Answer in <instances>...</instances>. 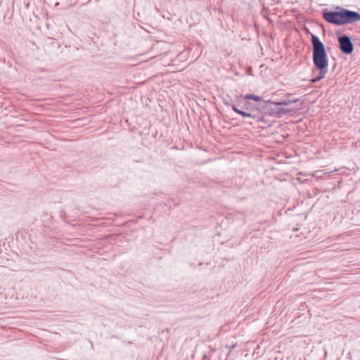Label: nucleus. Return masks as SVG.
<instances>
[{
  "label": "nucleus",
  "mask_w": 360,
  "mask_h": 360,
  "mask_svg": "<svg viewBox=\"0 0 360 360\" xmlns=\"http://www.w3.org/2000/svg\"><path fill=\"white\" fill-rule=\"evenodd\" d=\"M229 105L231 107L232 110L238 113V115H242L243 117H255L254 115H252L251 113L247 112V111H244V110H240L238 109L236 105L234 104H229Z\"/></svg>",
  "instance_id": "nucleus-4"
},
{
  "label": "nucleus",
  "mask_w": 360,
  "mask_h": 360,
  "mask_svg": "<svg viewBox=\"0 0 360 360\" xmlns=\"http://www.w3.org/2000/svg\"><path fill=\"white\" fill-rule=\"evenodd\" d=\"M296 231H297V230H295V229H294L293 232L295 233ZM295 236H296V237H297V235H296V236H295V235H294V237H295Z\"/></svg>",
  "instance_id": "nucleus-10"
},
{
  "label": "nucleus",
  "mask_w": 360,
  "mask_h": 360,
  "mask_svg": "<svg viewBox=\"0 0 360 360\" xmlns=\"http://www.w3.org/2000/svg\"><path fill=\"white\" fill-rule=\"evenodd\" d=\"M245 98L247 100H254L255 101H261V98L258 96L252 94H248L245 96Z\"/></svg>",
  "instance_id": "nucleus-5"
},
{
  "label": "nucleus",
  "mask_w": 360,
  "mask_h": 360,
  "mask_svg": "<svg viewBox=\"0 0 360 360\" xmlns=\"http://www.w3.org/2000/svg\"><path fill=\"white\" fill-rule=\"evenodd\" d=\"M293 119H294V124H295V123H297V124H298V125L297 126V128H300V127H301L300 122L302 121V117H299L298 115H295L294 114Z\"/></svg>",
  "instance_id": "nucleus-6"
},
{
  "label": "nucleus",
  "mask_w": 360,
  "mask_h": 360,
  "mask_svg": "<svg viewBox=\"0 0 360 360\" xmlns=\"http://www.w3.org/2000/svg\"><path fill=\"white\" fill-rule=\"evenodd\" d=\"M339 48L342 53L350 54L354 51V44L352 42L350 37L347 34H342L338 37Z\"/></svg>",
  "instance_id": "nucleus-3"
},
{
  "label": "nucleus",
  "mask_w": 360,
  "mask_h": 360,
  "mask_svg": "<svg viewBox=\"0 0 360 360\" xmlns=\"http://www.w3.org/2000/svg\"><path fill=\"white\" fill-rule=\"evenodd\" d=\"M299 102H300V101H299L298 99H294V101H293V103H294V109H295V108H297V103H298Z\"/></svg>",
  "instance_id": "nucleus-7"
},
{
  "label": "nucleus",
  "mask_w": 360,
  "mask_h": 360,
  "mask_svg": "<svg viewBox=\"0 0 360 360\" xmlns=\"http://www.w3.org/2000/svg\"><path fill=\"white\" fill-rule=\"evenodd\" d=\"M311 42L312 44V60L314 66L319 70L316 77L309 80L310 83H316L323 79L328 73V60L325 46L319 37L311 34Z\"/></svg>",
  "instance_id": "nucleus-1"
},
{
  "label": "nucleus",
  "mask_w": 360,
  "mask_h": 360,
  "mask_svg": "<svg viewBox=\"0 0 360 360\" xmlns=\"http://www.w3.org/2000/svg\"><path fill=\"white\" fill-rule=\"evenodd\" d=\"M340 11H323V19L335 25H342L353 23L360 20V13L345 8L338 7Z\"/></svg>",
  "instance_id": "nucleus-2"
},
{
  "label": "nucleus",
  "mask_w": 360,
  "mask_h": 360,
  "mask_svg": "<svg viewBox=\"0 0 360 360\" xmlns=\"http://www.w3.org/2000/svg\"><path fill=\"white\" fill-rule=\"evenodd\" d=\"M234 347H235V345H231V346H230V347H229V349H233V348H234Z\"/></svg>",
  "instance_id": "nucleus-8"
},
{
  "label": "nucleus",
  "mask_w": 360,
  "mask_h": 360,
  "mask_svg": "<svg viewBox=\"0 0 360 360\" xmlns=\"http://www.w3.org/2000/svg\"><path fill=\"white\" fill-rule=\"evenodd\" d=\"M207 358V354H204V359H206Z\"/></svg>",
  "instance_id": "nucleus-9"
}]
</instances>
